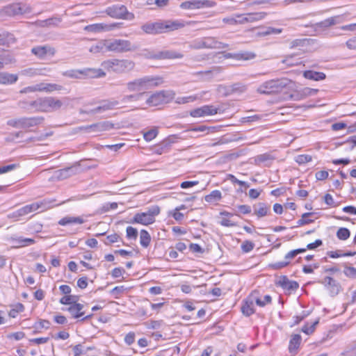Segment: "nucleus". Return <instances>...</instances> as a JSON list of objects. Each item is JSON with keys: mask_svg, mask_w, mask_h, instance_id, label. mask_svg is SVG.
<instances>
[{"mask_svg": "<svg viewBox=\"0 0 356 356\" xmlns=\"http://www.w3.org/2000/svg\"><path fill=\"white\" fill-rule=\"evenodd\" d=\"M313 214V213H303L301 216V218L297 221L296 227L302 226L314 222V220L309 218V217L312 216Z\"/></svg>", "mask_w": 356, "mask_h": 356, "instance_id": "nucleus-44", "label": "nucleus"}, {"mask_svg": "<svg viewBox=\"0 0 356 356\" xmlns=\"http://www.w3.org/2000/svg\"><path fill=\"white\" fill-rule=\"evenodd\" d=\"M266 14L264 13H246V22L258 21L263 19Z\"/></svg>", "mask_w": 356, "mask_h": 356, "instance_id": "nucleus-47", "label": "nucleus"}, {"mask_svg": "<svg viewBox=\"0 0 356 356\" xmlns=\"http://www.w3.org/2000/svg\"><path fill=\"white\" fill-rule=\"evenodd\" d=\"M282 63L289 67L297 65L299 63L298 61L293 60V55L286 56L285 58L282 60Z\"/></svg>", "mask_w": 356, "mask_h": 356, "instance_id": "nucleus-58", "label": "nucleus"}, {"mask_svg": "<svg viewBox=\"0 0 356 356\" xmlns=\"http://www.w3.org/2000/svg\"><path fill=\"white\" fill-rule=\"evenodd\" d=\"M62 86L58 84L40 83L33 86L24 88L20 90V93L34 92L37 91L51 92L55 90H60Z\"/></svg>", "mask_w": 356, "mask_h": 356, "instance_id": "nucleus-10", "label": "nucleus"}, {"mask_svg": "<svg viewBox=\"0 0 356 356\" xmlns=\"http://www.w3.org/2000/svg\"><path fill=\"white\" fill-rule=\"evenodd\" d=\"M259 292L257 291H252L246 299V316L251 315L254 313V302L257 305V302L259 301Z\"/></svg>", "mask_w": 356, "mask_h": 356, "instance_id": "nucleus-19", "label": "nucleus"}, {"mask_svg": "<svg viewBox=\"0 0 356 356\" xmlns=\"http://www.w3.org/2000/svg\"><path fill=\"white\" fill-rule=\"evenodd\" d=\"M76 168L74 167H68L56 171V177L60 179H67L76 174Z\"/></svg>", "mask_w": 356, "mask_h": 356, "instance_id": "nucleus-35", "label": "nucleus"}, {"mask_svg": "<svg viewBox=\"0 0 356 356\" xmlns=\"http://www.w3.org/2000/svg\"><path fill=\"white\" fill-rule=\"evenodd\" d=\"M254 160V163L257 165H259L261 163H264L266 165L271 163L275 159V156L272 155L270 153H264L262 154H259L253 159H250Z\"/></svg>", "mask_w": 356, "mask_h": 356, "instance_id": "nucleus-27", "label": "nucleus"}, {"mask_svg": "<svg viewBox=\"0 0 356 356\" xmlns=\"http://www.w3.org/2000/svg\"><path fill=\"white\" fill-rule=\"evenodd\" d=\"M156 60L182 58L184 55L178 51L172 50H164L156 51L155 56Z\"/></svg>", "mask_w": 356, "mask_h": 356, "instance_id": "nucleus-21", "label": "nucleus"}, {"mask_svg": "<svg viewBox=\"0 0 356 356\" xmlns=\"http://www.w3.org/2000/svg\"><path fill=\"white\" fill-rule=\"evenodd\" d=\"M318 283L323 284L329 291L331 296L337 295L341 289V284L330 276L325 277L323 280L318 281Z\"/></svg>", "mask_w": 356, "mask_h": 356, "instance_id": "nucleus-14", "label": "nucleus"}, {"mask_svg": "<svg viewBox=\"0 0 356 356\" xmlns=\"http://www.w3.org/2000/svg\"><path fill=\"white\" fill-rule=\"evenodd\" d=\"M44 120L42 116L21 118V129H28L42 124Z\"/></svg>", "mask_w": 356, "mask_h": 356, "instance_id": "nucleus-17", "label": "nucleus"}, {"mask_svg": "<svg viewBox=\"0 0 356 356\" xmlns=\"http://www.w3.org/2000/svg\"><path fill=\"white\" fill-rule=\"evenodd\" d=\"M124 273H125V270H124V268H122L121 267H118V268H115L114 269H113V270L111 272V275L114 278H118V277H121Z\"/></svg>", "mask_w": 356, "mask_h": 356, "instance_id": "nucleus-64", "label": "nucleus"}, {"mask_svg": "<svg viewBox=\"0 0 356 356\" xmlns=\"http://www.w3.org/2000/svg\"><path fill=\"white\" fill-rule=\"evenodd\" d=\"M160 213V208L158 206H153L149 208L146 212L137 213L130 223L140 224L143 225H148L154 222L155 216Z\"/></svg>", "mask_w": 356, "mask_h": 356, "instance_id": "nucleus-7", "label": "nucleus"}, {"mask_svg": "<svg viewBox=\"0 0 356 356\" xmlns=\"http://www.w3.org/2000/svg\"><path fill=\"white\" fill-rule=\"evenodd\" d=\"M87 128L91 129L94 131H104L113 129V124L109 122L106 121L91 124Z\"/></svg>", "mask_w": 356, "mask_h": 356, "instance_id": "nucleus-33", "label": "nucleus"}, {"mask_svg": "<svg viewBox=\"0 0 356 356\" xmlns=\"http://www.w3.org/2000/svg\"><path fill=\"white\" fill-rule=\"evenodd\" d=\"M303 76L305 79L314 81H321L326 78L325 73L321 72H316L313 70H306L303 72Z\"/></svg>", "mask_w": 356, "mask_h": 356, "instance_id": "nucleus-32", "label": "nucleus"}, {"mask_svg": "<svg viewBox=\"0 0 356 356\" xmlns=\"http://www.w3.org/2000/svg\"><path fill=\"white\" fill-rule=\"evenodd\" d=\"M190 49H200L204 48V39H197L192 41L189 44Z\"/></svg>", "mask_w": 356, "mask_h": 356, "instance_id": "nucleus-53", "label": "nucleus"}, {"mask_svg": "<svg viewBox=\"0 0 356 356\" xmlns=\"http://www.w3.org/2000/svg\"><path fill=\"white\" fill-rule=\"evenodd\" d=\"M99 103L100 105L97 106L96 108L89 111H81L80 113L88 115H94L96 113H99L107 111L113 110L116 108H120V102L115 99L102 100Z\"/></svg>", "mask_w": 356, "mask_h": 356, "instance_id": "nucleus-9", "label": "nucleus"}, {"mask_svg": "<svg viewBox=\"0 0 356 356\" xmlns=\"http://www.w3.org/2000/svg\"><path fill=\"white\" fill-rule=\"evenodd\" d=\"M120 238V236L118 234H113L107 236L106 240L107 241H104L105 245H108L111 243H114L118 242Z\"/></svg>", "mask_w": 356, "mask_h": 356, "instance_id": "nucleus-62", "label": "nucleus"}, {"mask_svg": "<svg viewBox=\"0 0 356 356\" xmlns=\"http://www.w3.org/2000/svg\"><path fill=\"white\" fill-rule=\"evenodd\" d=\"M84 222V220L79 216H65L61 218L58 221V225L61 226H65L70 224H83Z\"/></svg>", "mask_w": 356, "mask_h": 356, "instance_id": "nucleus-34", "label": "nucleus"}, {"mask_svg": "<svg viewBox=\"0 0 356 356\" xmlns=\"http://www.w3.org/2000/svg\"><path fill=\"white\" fill-rule=\"evenodd\" d=\"M270 213V206L265 202H259L253 205V214L258 218H263Z\"/></svg>", "mask_w": 356, "mask_h": 356, "instance_id": "nucleus-18", "label": "nucleus"}, {"mask_svg": "<svg viewBox=\"0 0 356 356\" xmlns=\"http://www.w3.org/2000/svg\"><path fill=\"white\" fill-rule=\"evenodd\" d=\"M83 307L84 306L83 304L76 302V304H72V305L70 306L67 308V311L73 318H78L85 314V312L83 311Z\"/></svg>", "mask_w": 356, "mask_h": 356, "instance_id": "nucleus-29", "label": "nucleus"}, {"mask_svg": "<svg viewBox=\"0 0 356 356\" xmlns=\"http://www.w3.org/2000/svg\"><path fill=\"white\" fill-rule=\"evenodd\" d=\"M126 232L127 237L129 239H136L138 237V230L133 227H127Z\"/></svg>", "mask_w": 356, "mask_h": 356, "instance_id": "nucleus-57", "label": "nucleus"}, {"mask_svg": "<svg viewBox=\"0 0 356 356\" xmlns=\"http://www.w3.org/2000/svg\"><path fill=\"white\" fill-rule=\"evenodd\" d=\"M218 74L219 72L218 67H214L211 70L201 71L196 73L197 76H200L202 81H209L212 79L213 73Z\"/></svg>", "mask_w": 356, "mask_h": 356, "instance_id": "nucleus-36", "label": "nucleus"}, {"mask_svg": "<svg viewBox=\"0 0 356 356\" xmlns=\"http://www.w3.org/2000/svg\"><path fill=\"white\" fill-rule=\"evenodd\" d=\"M222 22L229 24H243L245 22V16L244 15H240L236 16H232L229 17H225L222 19Z\"/></svg>", "mask_w": 356, "mask_h": 356, "instance_id": "nucleus-37", "label": "nucleus"}, {"mask_svg": "<svg viewBox=\"0 0 356 356\" xmlns=\"http://www.w3.org/2000/svg\"><path fill=\"white\" fill-rule=\"evenodd\" d=\"M219 223L225 227H232L236 225V222L232 219L234 215L228 212H220Z\"/></svg>", "mask_w": 356, "mask_h": 356, "instance_id": "nucleus-30", "label": "nucleus"}, {"mask_svg": "<svg viewBox=\"0 0 356 356\" xmlns=\"http://www.w3.org/2000/svg\"><path fill=\"white\" fill-rule=\"evenodd\" d=\"M83 76L89 78H100L106 76V73L102 69L85 68L82 70Z\"/></svg>", "mask_w": 356, "mask_h": 356, "instance_id": "nucleus-31", "label": "nucleus"}, {"mask_svg": "<svg viewBox=\"0 0 356 356\" xmlns=\"http://www.w3.org/2000/svg\"><path fill=\"white\" fill-rule=\"evenodd\" d=\"M318 323V320H316L311 323H307L302 327V331L307 334H310L314 331L315 327Z\"/></svg>", "mask_w": 356, "mask_h": 356, "instance_id": "nucleus-51", "label": "nucleus"}, {"mask_svg": "<svg viewBox=\"0 0 356 356\" xmlns=\"http://www.w3.org/2000/svg\"><path fill=\"white\" fill-rule=\"evenodd\" d=\"M163 83L159 76H144L134 79L126 83V89L132 94L126 95L121 99V103L127 104L131 102L138 101L147 90H152Z\"/></svg>", "mask_w": 356, "mask_h": 356, "instance_id": "nucleus-1", "label": "nucleus"}, {"mask_svg": "<svg viewBox=\"0 0 356 356\" xmlns=\"http://www.w3.org/2000/svg\"><path fill=\"white\" fill-rule=\"evenodd\" d=\"M102 66L108 72L122 74L133 70L135 63L128 59L112 58L102 62Z\"/></svg>", "mask_w": 356, "mask_h": 356, "instance_id": "nucleus-4", "label": "nucleus"}, {"mask_svg": "<svg viewBox=\"0 0 356 356\" xmlns=\"http://www.w3.org/2000/svg\"><path fill=\"white\" fill-rule=\"evenodd\" d=\"M218 108L212 105H205L192 110L190 112V115L193 118H200L207 115H213L218 113Z\"/></svg>", "mask_w": 356, "mask_h": 356, "instance_id": "nucleus-15", "label": "nucleus"}, {"mask_svg": "<svg viewBox=\"0 0 356 356\" xmlns=\"http://www.w3.org/2000/svg\"><path fill=\"white\" fill-rule=\"evenodd\" d=\"M312 159V156L309 155H299L297 156L296 161L299 164H304L310 162Z\"/></svg>", "mask_w": 356, "mask_h": 356, "instance_id": "nucleus-61", "label": "nucleus"}, {"mask_svg": "<svg viewBox=\"0 0 356 356\" xmlns=\"http://www.w3.org/2000/svg\"><path fill=\"white\" fill-rule=\"evenodd\" d=\"M104 13L114 19H133L134 15L129 13L127 7L124 5L115 4L107 7Z\"/></svg>", "mask_w": 356, "mask_h": 356, "instance_id": "nucleus-8", "label": "nucleus"}, {"mask_svg": "<svg viewBox=\"0 0 356 356\" xmlns=\"http://www.w3.org/2000/svg\"><path fill=\"white\" fill-rule=\"evenodd\" d=\"M54 201V200L44 199L42 201L37 202L38 204L39 209H40L41 211H44L51 209L53 207V203Z\"/></svg>", "mask_w": 356, "mask_h": 356, "instance_id": "nucleus-45", "label": "nucleus"}, {"mask_svg": "<svg viewBox=\"0 0 356 356\" xmlns=\"http://www.w3.org/2000/svg\"><path fill=\"white\" fill-rule=\"evenodd\" d=\"M108 51L115 53H124L134 51L138 49V46L131 42L128 40L124 39H111L107 40Z\"/></svg>", "mask_w": 356, "mask_h": 356, "instance_id": "nucleus-6", "label": "nucleus"}, {"mask_svg": "<svg viewBox=\"0 0 356 356\" xmlns=\"http://www.w3.org/2000/svg\"><path fill=\"white\" fill-rule=\"evenodd\" d=\"M18 80V76L15 74H10L7 72H0V84L10 85Z\"/></svg>", "mask_w": 356, "mask_h": 356, "instance_id": "nucleus-25", "label": "nucleus"}, {"mask_svg": "<svg viewBox=\"0 0 356 356\" xmlns=\"http://www.w3.org/2000/svg\"><path fill=\"white\" fill-rule=\"evenodd\" d=\"M301 337L300 334H294L289 341V350L291 353L296 350L300 343Z\"/></svg>", "mask_w": 356, "mask_h": 356, "instance_id": "nucleus-40", "label": "nucleus"}, {"mask_svg": "<svg viewBox=\"0 0 356 356\" xmlns=\"http://www.w3.org/2000/svg\"><path fill=\"white\" fill-rule=\"evenodd\" d=\"M202 22L196 21H188L185 22L181 19L165 20L154 23L148 22L141 26V29L147 34L158 35L163 33H167L178 30L184 27L186 25L198 24L201 25Z\"/></svg>", "mask_w": 356, "mask_h": 356, "instance_id": "nucleus-2", "label": "nucleus"}, {"mask_svg": "<svg viewBox=\"0 0 356 356\" xmlns=\"http://www.w3.org/2000/svg\"><path fill=\"white\" fill-rule=\"evenodd\" d=\"M79 298L76 296L66 295L60 299V303L62 305H70L76 304Z\"/></svg>", "mask_w": 356, "mask_h": 356, "instance_id": "nucleus-43", "label": "nucleus"}, {"mask_svg": "<svg viewBox=\"0 0 356 356\" xmlns=\"http://www.w3.org/2000/svg\"><path fill=\"white\" fill-rule=\"evenodd\" d=\"M261 117L259 115H248L246 114V131H249L251 129V128L248 129V126L250 123L254 122L256 124H259L261 121Z\"/></svg>", "mask_w": 356, "mask_h": 356, "instance_id": "nucleus-46", "label": "nucleus"}, {"mask_svg": "<svg viewBox=\"0 0 356 356\" xmlns=\"http://www.w3.org/2000/svg\"><path fill=\"white\" fill-rule=\"evenodd\" d=\"M151 241V236L148 232L145 229L140 230V243L143 248H147Z\"/></svg>", "mask_w": 356, "mask_h": 356, "instance_id": "nucleus-39", "label": "nucleus"}, {"mask_svg": "<svg viewBox=\"0 0 356 356\" xmlns=\"http://www.w3.org/2000/svg\"><path fill=\"white\" fill-rule=\"evenodd\" d=\"M291 83V80L287 78L269 80L261 84L257 88V92L261 94L277 93L289 86Z\"/></svg>", "mask_w": 356, "mask_h": 356, "instance_id": "nucleus-5", "label": "nucleus"}, {"mask_svg": "<svg viewBox=\"0 0 356 356\" xmlns=\"http://www.w3.org/2000/svg\"><path fill=\"white\" fill-rule=\"evenodd\" d=\"M56 51L54 47L48 44L38 45L31 49V53L40 59H44L47 56L52 57L55 55Z\"/></svg>", "mask_w": 356, "mask_h": 356, "instance_id": "nucleus-12", "label": "nucleus"}, {"mask_svg": "<svg viewBox=\"0 0 356 356\" xmlns=\"http://www.w3.org/2000/svg\"><path fill=\"white\" fill-rule=\"evenodd\" d=\"M271 302H272L271 296L269 295H266L264 297V300L259 299V301L257 302V305L263 307L266 306V305L271 303Z\"/></svg>", "mask_w": 356, "mask_h": 356, "instance_id": "nucleus-63", "label": "nucleus"}, {"mask_svg": "<svg viewBox=\"0 0 356 356\" xmlns=\"http://www.w3.org/2000/svg\"><path fill=\"white\" fill-rule=\"evenodd\" d=\"M210 129V127L206 126V125H199L195 127H193L191 129H189L188 131L191 133H197V132H205Z\"/></svg>", "mask_w": 356, "mask_h": 356, "instance_id": "nucleus-60", "label": "nucleus"}, {"mask_svg": "<svg viewBox=\"0 0 356 356\" xmlns=\"http://www.w3.org/2000/svg\"><path fill=\"white\" fill-rule=\"evenodd\" d=\"M341 356H356V343L354 345L348 346L341 353Z\"/></svg>", "mask_w": 356, "mask_h": 356, "instance_id": "nucleus-52", "label": "nucleus"}, {"mask_svg": "<svg viewBox=\"0 0 356 356\" xmlns=\"http://www.w3.org/2000/svg\"><path fill=\"white\" fill-rule=\"evenodd\" d=\"M180 8L184 10L200 9L199 0L184 1L180 4Z\"/></svg>", "mask_w": 356, "mask_h": 356, "instance_id": "nucleus-41", "label": "nucleus"}, {"mask_svg": "<svg viewBox=\"0 0 356 356\" xmlns=\"http://www.w3.org/2000/svg\"><path fill=\"white\" fill-rule=\"evenodd\" d=\"M204 39V48L206 49H222L228 47V44L218 41L214 38H205Z\"/></svg>", "mask_w": 356, "mask_h": 356, "instance_id": "nucleus-23", "label": "nucleus"}, {"mask_svg": "<svg viewBox=\"0 0 356 356\" xmlns=\"http://www.w3.org/2000/svg\"><path fill=\"white\" fill-rule=\"evenodd\" d=\"M3 11L8 16H15L29 14L32 12V8L28 4L15 3L6 6Z\"/></svg>", "mask_w": 356, "mask_h": 356, "instance_id": "nucleus-11", "label": "nucleus"}, {"mask_svg": "<svg viewBox=\"0 0 356 356\" xmlns=\"http://www.w3.org/2000/svg\"><path fill=\"white\" fill-rule=\"evenodd\" d=\"M216 5V3L211 0H199V7L203 8H212Z\"/></svg>", "mask_w": 356, "mask_h": 356, "instance_id": "nucleus-59", "label": "nucleus"}, {"mask_svg": "<svg viewBox=\"0 0 356 356\" xmlns=\"http://www.w3.org/2000/svg\"><path fill=\"white\" fill-rule=\"evenodd\" d=\"M19 165L18 163H12L7 165L0 167V175L7 173L8 172L15 170L17 168H19Z\"/></svg>", "mask_w": 356, "mask_h": 356, "instance_id": "nucleus-55", "label": "nucleus"}, {"mask_svg": "<svg viewBox=\"0 0 356 356\" xmlns=\"http://www.w3.org/2000/svg\"><path fill=\"white\" fill-rule=\"evenodd\" d=\"M118 23H112V24H93L87 25L84 27V31L91 33H99L104 31H110L115 28L118 27Z\"/></svg>", "mask_w": 356, "mask_h": 356, "instance_id": "nucleus-13", "label": "nucleus"}, {"mask_svg": "<svg viewBox=\"0 0 356 356\" xmlns=\"http://www.w3.org/2000/svg\"><path fill=\"white\" fill-rule=\"evenodd\" d=\"M60 22L61 20L59 18H49L40 22V25L41 26H57Z\"/></svg>", "mask_w": 356, "mask_h": 356, "instance_id": "nucleus-54", "label": "nucleus"}, {"mask_svg": "<svg viewBox=\"0 0 356 356\" xmlns=\"http://www.w3.org/2000/svg\"><path fill=\"white\" fill-rule=\"evenodd\" d=\"M350 232L348 229L341 227L337 232V236L339 239L345 241L350 237Z\"/></svg>", "mask_w": 356, "mask_h": 356, "instance_id": "nucleus-48", "label": "nucleus"}, {"mask_svg": "<svg viewBox=\"0 0 356 356\" xmlns=\"http://www.w3.org/2000/svg\"><path fill=\"white\" fill-rule=\"evenodd\" d=\"M318 92V89L305 87L299 90L296 91V92L292 95V97L295 100L298 101L304 99L310 96H314L316 95Z\"/></svg>", "mask_w": 356, "mask_h": 356, "instance_id": "nucleus-20", "label": "nucleus"}, {"mask_svg": "<svg viewBox=\"0 0 356 356\" xmlns=\"http://www.w3.org/2000/svg\"><path fill=\"white\" fill-rule=\"evenodd\" d=\"M62 74L71 79H81L83 76L82 70H69L63 72Z\"/></svg>", "mask_w": 356, "mask_h": 356, "instance_id": "nucleus-42", "label": "nucleus"}, {"mask_svg": "<svg viewBox=\"0 0 356 356\" xmlns=\"http://www.w3.org/2000/svg\"><path fill=\"white\" fill-rule=\"evenodd\" d=\"M107 40H99L97 43L92 44L90 49L89 51L92 54H98V53H105L108 51L107 49L108 43Z\"/></svg>", "mask_w": 356, "mask_h": 356, "instance_id": "nucleus-28", "label": "nucleus"}, {"mask_svg": "<svg viewBox=\"0 0 356 356\" xmlns=\"http://www.w3.org/2000/svg\"><path fill=\"white\" fill-rule=\"evenodd\" d=\"M197 99H198V97L197 95H191V96H188V97H178L176 99L175 102L179 104H187L189 102H195Z\"/></svg>", "mask_w": 356, "mask_h": 356, "instance_id": "nucleus-50", "label": "nucleus"}, {"mask_svg": "<svg viewBox=\"0 0 356 356\" xmlns=\"http://www.w3.org/2000/svg\"><path fill=\"white\" fill-rule=\"evenodd\" d=\"M275 284L289 291H296L299 288V284L296 281L289 280L286 275L280 276Z\"/></svg>", "mask_w": 356, "mask_h": 356, "instance_id": "nucleus-16", "label": "nucleus"}, {"mask_svg": "<svg viewBox=\"0 0 356 356\" xmlns=\"http://www.w3.org/2000/svg\"><path fill=\"white\" fill-rule=\"evenodd\" d=\"M248 31L252 32L254 35L257 36H265L270 34H280L282 32V29H276L273 27H267L264 29H250L248 30Z\"/></svg>", "mask_w": 356, "mask_h": 356, "instance_id": "nucleus-22", "label": "nucleus"}, {"mask_svg": "<svg viewBox=\"0 0 356 356\" xmlns=\"http://www.w3.org/2000/svg\"><path fill=\"white\" fill-rule=\"evenodd\" d=\"M165 91L155 92L150 95L146 100L147 104L150 106H156L161 104L165 97Z\"/></svg>", "mask_w": 356, "mask_h": 356, "instance_id": "nucleus-24", "label": "nucleus"}, {"mask_svg": "<svg viewBox=\"0 0 356 356\" xmlns=\"http://www.w3.org/2000/svg\"><path fill=\"white\" fill-rule=\"evenodd\" d=\"M222 198V193L218 190L211 191L209 195L204 197L206 202L213 203L219 201Z\"/></svg>", "mask_w": 356, "mask_h": 356, "instance_id": "nucleus-38", "label": "nucleus"}, {"mask_svg": "<svg viewBox=\"0 0 356 356\" xmlns=\"http://www.w3.org/2000/svg\"><path fill=\"white\" fill-rule=\"evenodd\" d=\"M345 268L343 270V273L350 278L356 279V268L351 266H347L344 265Z\"/></svg>", "mask_w": 356, "mask_h": 356, "instance_id": "nucleus-56", "label": "nucleus"}, {"mask_svg": "<svg viewBox=\"0 0 356 356\" xmlns=\"http://www.w3.org/2000/svg\"><path fill=\"white\" fill-rule=\"evenodd\" d=\"M341 17L339 15L334 16L325 19L323 21L319 22L316 24V27L326 29L331 26L339 24L341 22Z\"/></svg>", "mask_w": 356, "mask_h": 356, "instance_id": "nucleus-26", "label": "nucleus"}, {"mask_svg": "<svg viewBox=\"0 0 356 356\" xmlns=\"http://www.w3.org/2000/svg\"><path fill=\"white\" fill-rule=\"evenodd\" d=\"M158 133H159V131H158L157 128L154 127L144 133V134H143L144 139L148 142L151 141L156 137V136L158 135Z\"/></svg>", "mask_w": 356, "mask_h": 356, "instance_id": "nucleus-49", "label": "nucleus"}, {"mask_svg": "<svg viewBox=\"0 0 356 356\" xmlns=\"http://www.w3.org/2000/svg\"><path fill=\"white\" fill-rule=\"evenodd\" d=\"M29 105L37 112L51 113L60 109L63 102L56 97H46L31 102Z\"/></svg>", "mask_w": 356, "mask_h": 356, "instance_id": "nucleus-3", "label": "nucleus"}]
</instances>
